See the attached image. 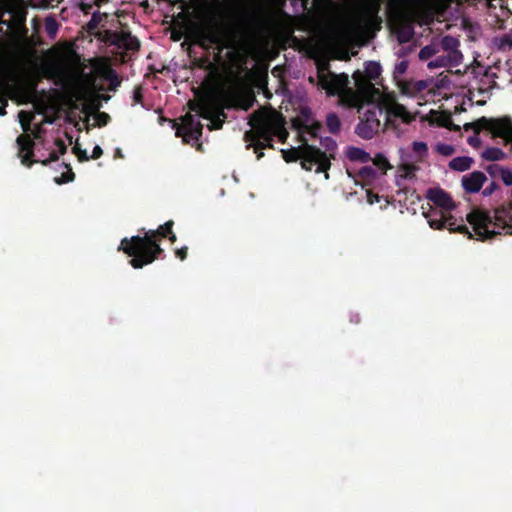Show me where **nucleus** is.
<instances>
[{
    "label": "nucleus",
    "instance_id": "f257e3e1",
    "mask_svg": "<svg viewBox=\"0 0 512 512\" xmlns=\"http://www.w3.org/2000/svg\"><path fill=\"white\" fill-rule=\"evenodd\" d=\"M382 68L379 62L368 61L364 71L353 73L356 89L347 85L340 95V105L346 108H355L360 112L367 103H373L380 97V90L376 85L380 83Z\"/></svg>",
    "mask_w": 512,
    "mask_h": 512
},
{
    "label": "nucleus",
    "instance_id": "f03ea898",
    "mask_svg": "<svg viewBox=\"0 0 512 512\" xmlns=\"http://www.w3.org/2000/svg\"><path fill=\"white\" fill-rule=\"evenodd\" d=\"M140 231L144 234L123 238L118 247L119 251L131 257L129 263L135 269H141L157 260L163 252L159 241L168 236L162 225L155 230L145 231L142 228Z\"/></svg>",
    "mask_w": 512,
    "mask_h": 512
},
{
    "label": "nucleus",
    "instance_id": "7ed1b4c3",
    "mask_svg": "<svg viewBox=\"0 0 512 512\" xmlns=\"http://www.w3.org/2000/svg\"><path fill=\"white\" fill-rule=\"evenodd\" d=\"M467 221L472 225L478 240L486 241L494 238L500 232L489 227L505 229L511 231L512 228V203L502 205L496 208L493 215L489 211L474 209L466 216Z\"/></svg>",
    "mask_w": 512,
    "mask_h": 512
},
{
    "label": "nucleus",
    "instance_id": "20e7f679",
    "mask_svg": "<svg viewBox=\"0 0 512 512\" xmlns=\"http://www.w3.org/2000/svg\"><path fill=\"white\" fill-rule=\"evenodd\" d=\"M248 125L251 129L246 131L243 137L247 149L253 147L254 152L266 148L274 149V134L281 131L270 119V113L261 109L254 111L249 116Z\"/></svg>",
    "mask_w": 512,
    "mask_h": 512
},
{
    "label": "nucleus",
    "instance_id": "39448f33",
    "mask_svg": "<svg viewBox=\"0 0 512 512\" xmlns=\"http://www.w3.org/2000/svg\"><path fill=\"white\" fill-rule=\"evenodd\" d=\"M302 145L297 148H291L283 151V158L286 162H295L301 160V166L306 171H311L315 166V173H324L325 178H329L328 170L330 169L329 159L322 150L314 145L307 143L303 137Z\"/></svg>",
    "mask_w": 512,
    "mask_h": 512
},
{
    "label": "nucleus",
    "instance_id": "423d86ee",
    "mask_svg": "<svg viewBox=\"0 0 512 512\" xmlns=\"http://www.w3.org/2000/svg\"><path fill=\"white\" fill-rule=\"evenodd\" d=\"M464 129L466 131L473 129L476 134H479L482 130H487L493 138H503L506 143H509L512 151V120L510 118L481 117L475 122L464 124Z\"/></svg>",
    "mask_w": 512,
    "mask_h": 512
},
{
    "label": "nucleus",
    "instance_id": "0eeeda50",
    "mask_svg": "<svg viewBox=\"0 0 512 512\" xmlns=\"http://www.w3.org/2000/svg\"><path fill=\"white\" fill-rule=\"evenodd\" d=\"M188 105L191 111H194L200 117L211 121V124L208 126L210 130H219L222 128L226 118V114L224 112L225 108L237 107L235 105V100L228 96L223 98V103L208 105L189 101Z\"/></svg>",
    "mask_w": 512,
    "mask_h": 512
},
{
    "label": "nucleus",
    "instance_id": "6e6552de",
    "mask_svg": "<svg viewBox=\"0 0 512 512\" xmlns=\"http://www.w3.org/2000/svg\"><path fill=\"white\" fill-rule=\"evenodd\" d=\"M329 63L327 61L317 62V79L318 85L321 89L325 90L328 96H338L340 99L341 93L349 85V77L346 73L336 74L329 70Z\"/></svg>",
    "mask_w": 512,
    "mask_h": 512
},
{
    "label": "nucleus",
    "instance_id": "1a4fd4ad",
    "mask_svg": "<svg viewBox=\"0 0 512 512\" xmlns=\"http://www.w3.org/2000/svg\"><path fill=\"white\" fill-rule=\"evenodd\" d=\"M429 226L434 230H443L447 228L451 233H460L467 236L468 239H473L474 235L469 231L465 224L457 225V220L451 214L445 215L443 211L430 210L424 213Z\"/></svg>",
    "mask_w": 512,
    "mask_h": 512
},
{
    "label": "nucleus",
    "instance_id": "9d476101",
    "mask_svg": "<svg viewBox=\"0 0 512 512\" xmlns=\"http://www.w3.org/2000/svg\"><path fill=\"white\" fill-rule=\"evenodd\" d=\"M18 145V157L21 160V164L31 168L34 163H41L43 166L49 165L51 162H55L59 159L56 151H51L49 158L43 160L34 159V147L35 142L31 139L28 134H21L16 139Z\"/></svg>",
    "mask_w": 512,
    "mask_h": 512
},
{
    "label": "nucleus",
    "instance_id": "9b49d317",
    "mask_svg": "<svg viewBox=\"0 0 512 512\" xmlns=\"http://www.w3.org/2000/svg\"><path fill=\"white\" fill-rule=\"evenodd\" d=\"M181 124L173 121V128L175 135L181 137L183 142L189 143L190 140L198 141L202 136L203 125L194 115L187 113L181 117Z\"/></svg>",
    "mask_w": 512,
    "mask_h": 512
},
{
    "label": "nucleus",
    "instance_id": "f8f14e48",
    "mask_svg": "<svg viewBox=\"0 0 512 512\" xmlns=\"http://www.w3.org/2000/svg\"><path fill=\"white\" fill-rule=\"evenodd\" d=\"M195 42L205 50H209L211 45H215V50L219 53L228 47L222 33V25L218 21H214L208 31L199 32Z\"/></svg>",
    "mask_w": 512,
    "mask_h": 512
},
{
    "label": "nucleus",
    "instance_id": "ddd939ff",
    "mask_svg": "<svg viewBox=\"0 0 512 512\" xmlns=\"http://www.w3.org/2000/svg\"><path fill=\"white\" fill-rule=\"evenodd\" d=\"M392 30L400 43H407L414 36L413 22L404 15L395 17L392 22Z\"/></svg>",
    "mask_w": 512,
    "mask_h": 512
},
{
    "label": "nucleus",
    "instance_id": "4468645a",
    "mask_svg": "<svg viewBox=\"0 0 512 512\" xmlns=\"http://www.w3.org/2000/svg\"><path fill=\"white\" fill-rule=\"evenodd\" d=\"M365 120H360L356 126V134L366 140L373 138L377 128L379 126V120L376 118V114L373 111H367L365 113Z\"/></svg>",
    "mask_w": 512,
    "mask_h": 512
},
{
    "label": "nucleus",
    "instance_id": "2eb2a0df",
    "mask_svg": "<svg viewBox=\"0 0 512 512\" xmlns=\"http://www.w3.org/2000/svg\"><path fill=\"white\" fill-rule=\"evenodd\" d=\"M426 197L429 201L446 212H450L456 208L450 194L441 188L428 189Z\"/></svg>",
    "mask_w": 512,
    "mask_h": 512
},
{
    "label": "nucleus",
    "instance_id": "dca6fc26",
    "mask_svg": "<svg viewBox=\"0 0 512 512\" xmlns=\"http://www.w3.org/2000/svg\"><path fill=\"white\" fill-rule=\"evenodd\" d=\"M486 175L481 171H474L469 175H465L462 178V186L468 193H477L481 190Z\"/></svg>",
    "mask_w": 512,
    "mask_h": 512
},
{
    "label": "nucleus",
    "instance_id": "f3484780",
    "mask_svg": "<svg viewBox=\"0 0 512 512\" xmlns=\"http://www.w3.org/2000/svg\"><path fill=\"white\" fill-rule=\"evenodd\" d=\"M101 106L100 99L98 95L91 96L87 102L84 104V111L87 112H95L97 111L95 115V120L98 124V126H106L108 122L110 121V116L106 112H99V108Z\"/></svg>",
    "mask_w": 512,
    "mask_h": 512
},
{
    "label": "nucleus",
    "instance_id": "a211bd4d",
    "mask_svg": "<svg viewBox=\"0 0 512 512\" xmlns=\"http://www.w3.org/2000/svg\"><path fill=\"white\" fill-rule=\"evenodd\" d=\"M388 114L389 116L401 119L406 124H410L415 119L407 108L399 103L392 105L388 110Z\"/></svg>",
    "mask_w": 512,
    "mask_h": 512
},
{
    "label": "nucleus",
    "instance_id": "6ab92c4d",
    "mask_svg": "<svg viewBox=\"0 0 512 512\" xmlns=\"http://www.w3.org/2000/svg\"><path fill=\"white\" fill-rule=\"evenodd\" d=\"M347 158L350 161L360 163H367L371 160L370 154L358 147H349L347 150Z\"/></svg>",
    "mask_w": 512,
    "mask_h": 512
},
{
    "label": "nucleus",
    "instance_id": "aec40b11",
    "mask_svg": "<svg viewBox=\"0 0 512 512\" xmlns=\"http://www.w3.org/2000/svg\"><path fill=\"white\" fill-rule=\"evenodd\" d=\"M472 163H473V159L470 157H466V156L456 157L450 161L449 167L452 170L463 172V171L470 169Z\"/></svg>",
    "mask_w": 512,
    "mask_h": 512
},
{
    "label": "nucleus",
    "instance_id": "412c9836",
    "mask_svg": "<svg viewBox=\"0 0 512 512\" xmlns=\"http://www.w3.org/2000/svg\"><path fill=\"white\" fill-rule=\"evenodd\" d=\"M321 146L325 149L322 153H325L331 164V159L335 158V152L337 150V143L331 137H324L320 139Z\"/></svg>",
    "mask_w": 512,
    "mask_h": 512
},
{
    "label": "nucleus",
    "instance_id": "4be33fe9",
    "mask_svg": "<svg viewBox=\"0 0 512 512\" xmlns=\"http://www.w3.org/2000/svg\"><path fill=\"white\" fill-rule=\"evenodd\" d=\"M192 65L194 67H197L199 69H203L208 72H214L216 70V65L213 61L210 60V57L208 55H205L203 57L195 58L192 61Z\"/></svg>",
    "mask_w": 512,
    "mask_h": 512
},
{
    "label": "nucleus",
    "instance_id": "5701e85b",
    "mask_svg": "<svg viewBox=\"0 0 512 512\" xmlns=\"http://www.w3.org/2000/svg\"><path fill=\"white\" fill-rule=\"evenodd\" d=\"M482 157L488 161H498L505 159L506 154L500 148L489 147L483 151Z\"/></svg>",
    "mask_w": 512,
    "mask_h": 512
},
{
    "label": "nucleus",
    "instance_id": "b1692460",
    "mask_svg": "<svg viewBox=\"0 0 512 512\" xmlns=\"http://www.w3.org/2000/svg\"><path fill=\"white\" fill-rule=\"evenodd\" d=\"M326 125L330 133L337 134L341 129V122L336 113H329L326 117Z\"/></svg>",
    "mask_w": 512,
    "mask_h": 512
},
{
    "label": "nucleus",
    "instance_id": "393cba45",
    "mask_svg": "<svg viewBox=\"0 0 512 512\" xmlns=\"http://www.w3.org/2000/svg\"><path fill=\"white\" fill-rule=\"evenodd\" d=\"M417 166L414 164H402L399 166V170L401 172V177L405 179H412L415 177V172L417 170Z\"/></svg>",
    "mask_w": 512,
    "mask_h": 512
},
{
    "label": "nucleus",
    "instance_id": "a878e982",
    "mask_svg": "<svg viewBox=\"0 0 512 512\" xmlns=\"http://www.w3.org/2000/svg\"><path fill=\"white\" fill-rule=\"evenodd\" d=\"M375 166L383 171H387L392 168L388 159L381 153L376 154V156L371 159Z\"/></svg>",
    "mask_w": 512,
    "mask_h": 512
},
{
    "label": "nucleus",
    "instance_id": "bb28decb",
    "mask_svg": "<svg viewBox=\"0 0 512 512\" xmlns=\"http://www.w3.org/2000/svg\"><path fill=\"white\" fill-rule=\"evenodd\" d=\"M65 167L68 169V171L62 173L60 177L55 178V182L59 185L72 182L75 179V173L72 171L70 165L65 164Z\"/></svg>",
    "mask_w": 512,
    "mask_h": 512
},
{
    "label": "nucleus",
    "instance_id": "cd10ccee",
    "mask_svg": "<svg viewBox=\"0 0 512 512\" xmlns=\"http://www.w3.org/2000/svg\"><path fill=\"white\" fill-rule=\"evenodd\" d=\"M270 119L272 122L280 129L281 132L277 131V134H274V137H278L280 141L284 142L288 136V132L283 126L282 122L278 120L274 115L270 113Z\"/></svg>",
    "mask_w": 512,
    "mask_h": 512
},
{
    "label": "nucleus",
    "instance_id": "c85d7f7f",
    "mask_svg": "<svg viewBox=\"0 0 512 512\" xmlns=\"http://www.w3.org/2000/svg\"><path fill=\"white\" fill-rule=\"evenodd\" d=\"M459 46V41L452 36H445L442 39V47L447 51H455Z\"/></svg>",
    "mask_w": 512,
    "mask_h": 512
},
{
    "label": "nucleus",
    "instance_id": "c756f323",
    "mask_svg": "<svg viewBox=\"0 0 512 512\" xmlns=\"http://www.w3.org/2000/svg\"><path fill=\"white\" fill-rule=\"evenodd\" d=\"M409 63L407 60H401L395 64L393 76L396 80H398L402 75H404L408 69Z\"/></svg>",
    "mask_w": 512,
    "mask_h": 512
},
{
    "label": "nucleus",
    "instance_id": "7c9ffc66",
    "mask_svg": "<svg viewBox=\"0 0 512 512\" xmlns=\"http://www.w3.org/2000/svg\"><path fill=\"white\" fill-rule=\"evenodd\" d=\"M436 52L437 50L434 46L427 45L420 49L418 56L420 60L427 61L428 59L433 57L436 54Z\"/></svg>",
    "mask_w": 512,
    "mask_h": 512
},
{
    "label": "nucleus",
    "instance_id": "2f4dec72",
    "mask_svg": "<svg viewBox=\"0 0 512 512\" xmlns=\"http://www.w3.org/2000/svg\"><path fill=\"white\" fill-rule=\"evenodd\" d=\"M358 174L361 179L368 180L376 176V171L371 166H364L359 170Z\"/></svg>",
    "mask_w": 512,
    "mask_h": 512
},
{
    "label": "nucleus",
    "instance_id": "473e14b6",
    "mask_svg": "<svg viewBox=\"0 0 512 512\" xmlns=\"http://www.w3.org/2000/svg\"><path fill=\"white\" fill-rule=\"evenodd\" d=\"M498 47L501 50H510L512 49V36L511 35H503L498 39Z\"/></svg>",
    "mask_w": 512,
    "mask_h": 512
},
{
    "label": "nucleus",
    "instance_id": "72a5a7b5",
    "mask_svg": "<svg viewBox=\"0 0 512 512\" xmlns=\"http://www.w3.org/2000/svg\"><path fill=\"white\" fill-rule=\"evenodd\" d=\"M412 149L416 154H418L419 156L422 157L423 155H425L427 153L428 146L425 142L414 141L412 144Z\"/></svg>",
    "mask_w": 512,
    "mask_h": 512
},
{
    "label": "nucleus",
    "instance_id": "f704fd0d",
    "mask_svg": "<svg viewBox=\"0 0 512 512\" xmlns=\"http://www.w3.org/2000/svg\"><path fill=\"white\" fill-rule=\"evenodd\" d=\"M504 167L499 164H490L487 166L486 171L492 178H500V174Z\"/></svg>",
    "mask_w": 512,
    "mask_h": 512
},
{
    "label": "nucleus",
    "instance_id": "c9c22d12",
    "mask_svg": "<svg viewBox=\"0 0 512 512\" xmlns=\"http://www.w3.org/2000/svg\"><path fill=\"white\" fill-rule=\"evenodd\" d=\"M102 21V15L99 11H96L92 14V17L90 21L88 22L87 26L90 30L97 29L99 24Z\"/></svg>",
    "mask_w": 512,
    "mask_h": 512
},
{
    "label": "nucleus",
    "instance_id": "e433bc0d",
    "mask_svg": "<svg viewBox=\"0 0 512 512\" xmlns=\"http://www.w3.org/2000/svg\"><path fill=\"white\" fill-rule=\"evenodd\" d=\"M436 150L443 156H451L455 151L454 147L449 144H438Z\"/></svg>",
    "mask_w": 512,
    "mask_h": 512
},
{
    "label": "nucleus",
    "instance_id": "4c0bfd02",
    "mask_svg": "<svg viewBox=\"0 0 512 512\" xmlns=\"http://www.w3.org/2000/svg\"><path fill=\"white\" fill-rule=\"evenodd\" d=\"M73 153L77 156L79 162H85L90 159L86 150L81 149L77 144L72 148Z\"/></svg>",
    "mask_w": 512,
    "mask_h": 512
},
{
    "label": "nucleus",
    "instance_id": "58836bf2",
    "mask_svg": "<svg viewBox=\"0 0 512 512\" xmlns=\"http://www.w3.org/2000/svg\"><path fill=\"white\" fill-rule=\"evenodd\" d=\"M447 62H448V60L445 57L440 56V57H437L436 59L430 61L427 64V67L429 69L445 67L447 65Z\"/></svg>",
    "mask_w": 512,
    "mask_h": 512
},
{
    "label": "nucleus",
    "instance_id": "ea45409f",
    "mask_svg": "<svg viewBox=\"0 0 512 512\" xmlns=\"http://www.w3.org/2000/svg\"><path fill=\"white\" fill-rule=\"evenodd\" d=\"M321 129L322 125L319 122H315L311 126H305V131L313 138L318 137V133Z\"/></svg>",
    "mask_w": 512,
    "mask_h": 512
},
{
    "label": "nucleus",
    "instance_id": "a19ab883",
    "mask_svg": "<svg viewBox=\"0 0 512 512\" xmlns=\"http://www.w3.org/2000/svg\"><path fill=\"white\" fill-rule=\"evenodd\" d=\"M143 89L141 86H136L133 90V104H143Z\"/></svg>",
    "mask_w": 512,
    "mask_h": 512
},
{
    "label": "nucleus",
    "instance_id": "79ce46f5",
    "mask_svg": "<svg viewBox=\"0 0 512 512\" xmlns=\"http://www.w3.org/2000/svg\"><path fill=\"white\" fill-rule=\"evenodd\" d=\"M500 178L506 186L512 185V171L508 168H504L500 174Z\"/></svg>",
    "mask_w": 512,
    "mask_h": 512
},
{
    "label": "nucleus",
    "instance_id": "37998d69",
    "mask_svg": "<svg viewBox=\"0 0 512 512\" xmlns=\"http://www.w3.org/2000/svg\"><path fill=\"white\" fill-rule=\"evenodd\" d=\"M57 28H58L57 22L54 19L48 18L46 21V30H47L48 34L55 33Z\"/></svg>",
    "mask_w": 512,
    "mask_h": 512
},
{
    "label": "nucleus",
    "instance_id": "c03bdc74",
    "mask_svg": "<svg viewBox=\"0 0 512 512\" xmlns=\"http://www.w3.org/2000/svg\"><path fill=\"white\" fill-rule=\"evenodd\" d=\"M498 188H499L498 184L495 181H493L483 190V195L484 196H490Z\"/></svg>",
    "mask_w": 512,
    "mask_h": 512
},
{
    "label": "nucleus",
    "instance_id": "a18cd8bd",
    "mask_svg": "<svg viewBox=\"0 0 512 512\" xmlns=\"http://www.w3.org/2000/svg\"><path fill=\"white\" fill-rule=\"evenodd\" d=\"M187 253H188L187 246H183V247L175 250V256L177 258H179L181 261H183L187 258Z\"/></svg>",
    "mask_w": 512,
    "mask_h": 512
},
{
    "label": "nucleus",
    "instance_id": "49530a36",
    "mask_svg": "<svg viewBox=\"0 0 512 512\" xmlns=\"http://www.w3.org/2000/svg\"><path fill=\"white\" fill-rule=\"evenodd\" d=\"M55 145L58 148V153L59 154L64 155L66 153L67 146H66L65 142L61 138H57L55 140Z\"/></svg>",
    "mask_w": 512,
    "mask_h": 512
},
{
    "label": "nucleus",
    "instance_id": "de8ad7c7",
    "mask_svg": "<svg viewBox=\"0 0 512 512\" xmlns=\"http://www.w3.org/2000/svg\"><path fill=\"white\" fill-rule=\"evenodd\" d=\"M380 201V196L378 194L373 193L372 191H367V202L371 205L378 203Z\"/></svg>",
    "mask_w": 512,
    "mask_h": 512
},
{
    "label": "nucleus",
    "instance_id": "09e8293b",
    "mask_svg": "<svg viewBox=\"0 0 512 512\" xmlns=\"http://www.w3.org/2000/svg\"><path fill=\"white\" fill-rule=\"evenodd\" d=\"M103 155V150L99 145H96L92 151V155L90 158L92 159H98Z\"/></svg>",
    "mask_w": 512,
    "mask_h": 512
},
{
    "label": "nucleus",
    "instance_id": "8fccbe9b",
    "mask_svg": "<svg viewBox=\"0 0 512 512\" xmlns=\"http://www.w3.org/2000/svg\"><path fill=\"white\" fill-rule=\"evenodd\" d=\"M443 127H446L447 129L455 132L460 131V126L454 124L452 119H449V124H443Z\"/></svg>",
    "mask_w": 512,
    "mask_h": 512
},
{
    "label": "nucleus",
    "instance_id": "3c124183",
    "mask_svg": "<svg viewBox=\"0 0 512 512\" xmlns=\"http://www.w3.org/2000/svg\"><path fill=\"white\" fill-rule=\"evenodd\" d=\"M173 225H174V222L172 220H169L162 225V228H164L166 230V233H168V235H169L170 233H173V231H172Z\"/></svg>",
    "mask_w": 512,
    "mask_h": 512
},
{
    "label": "nucleus",
    "instance_id": "603ef678",
    "mask_svg": "<svg viewBox=\"0 0 512 512\" xmlns=\"http://www.w3.org/2000/svg\"><path fill=\"white\" fill-rule=\"evenodd\" d=\"M467 141L473 147H478L480 145V139L476 136L469 137Z\"/></svg>",
    "mask_w": 512,
    "mask_h": 512
},
{
    "label": "nucleus",
    "instance_id": "864d4df0",
    "mask_svg": "<svg viewBox=\"0 0 512 512\" xmlns=\"http://www.w3.org/2000/svg\"><path fill=\"white\" fill-rule=\"evenodd\" d=\"M108 77L109 79L111 80V82L113 83V80H116L117 81V84H119V81H118V78H117V74L114 70H110L109 73H108Z\"/></svg>",
    "mask_w": 512,
    "mask_h": 512
},
{
    "label": "nucleus",
    "instance_id": "5fc2aeb1",
    "mask_svg": "<svg viewBox=\"0 0 512 512\" xmlns=\"http://www.w3.org/2000/svg\"><path fill=\"white\" fill-rule=\"evenodd\" d=\"M92 9V5L91 4H85L83 3L81 5V10L85 13V14H88L90 12V10Z\"/></svg>",
    "mask_w": 512,
    "mask_h": 512
},
{
    "label": "nucleus",
    "instance_id": "6e6d98bb",
    "mask_svg": "<svg viewBox=\"0 0 512 512\" xmlns=\"http://www.w3.org/2000/svg\"><path fill=\"white\" fill-rule=\"evenodd\" d=\"M253 100H254V99H251V100H249L248 102H246V103H244V104L240 105L239 107H240V108H242L243 110H246V111H247V110L252 106V104H253Z\"/></svg>",
    "mask_w": 512,
    "mask_h": 512
},
{
    "label": "nucleus",
    "instance_id": "4d7b16f0",
    "mask_svg": "<svg viewBox=\"0 0 512 512\" xmlns=\"http://www.w3.org/2000/svg\"><path fill=\"white\" fill-rule=\"evenodd\" d=\"M41 132H42L41 127L38 126L36 131L33 133L34 134V138L39 140L41 138Z\"/></svg>",
    "mask_w": 512,
    "mask_h": 512
},
{
    "label": "nucleus",
    "instance_id": "13d9d810",
    "mask_svg": "<svg viewBox=\"0 0 512 512\" xmlns=\"http://www.w3.org/2000/svg\"><path fill=\"white\" fill-rule=\"evenodd\" d=\"M124 155L122 153V150L120 148H117L114 153V158H123Z\"/></svg>",
    "mask_w": 512,
    "mask_h": 512
},
{
    "label": "nucleus",
    "instance_id": "bf43d9fd",
    "mask_svg": "<svg viewBox=\"0 0 512 512\" xmlns=\"http://www.w3.org/2000/svg\"><path fill=\"white\" fill-rule=\"evenodd\" d=\"M221 55L222 53H219V52H215L214 53V63H219L221 61Z\"/></svg>",
    "mask_w": 512,
    "mask_h": 512
},
{
    "label": "nucleus",
    "instance_id": "052dcab7",
    "mask_svg": "<svg viewBox=\"0 0 512 512\" xmlns=\"http://www.w3.org/2000/svg\"><path fill=\"white\" fill-rule=\"evenodd\" d=\"M166 238H168L171 243H174L177 240V237L174 233H170Z\"/></svg>",
    "mask_w": 512,
    "mask_h": 512
},
{
    "label": "nucleus",
    "instance_id": "680f3d73",
    "mask_svg": "<svg viewBox=\"0 0 512 512\" xmlns=\"http://www.w3.org/2000/svg\"><path fill=\"white\" fill-rule=\"evenodd\" d=\"M257 154V159L260 160L262 157H264L263 150H259L258 152H255Z\"/></svg>",
    "mask_w": 512,
    "mask_h": 512
},
{
    "label": "nucleus",
    "instance_id": "e2e57ef3",
    "mask_svg": "<svg viewBox=\"0 0 512 512\" xmlns=\"http://www.w3.org/2000/svg\"><path fill=\"white\" fill-rule=\"evenodd\" d=\"M449 119H452L451 116H447L442 122H441V125L443 126V124H449Z\"/></svg>",
    "mask_w": 512,
    "mask_h": 512
},
{
    "label": "nucleus",
    "instance_id": "0e129e2a",
    "mask_svg": "<svg viewBox=\"0 0 512 512\" xmlns=\"http://www.w3.org/2000/svg\"><path fill=\"white\" fill-rule=\"evenodd\" d=\"M432 19H433L432 14L427 15V20L425 21V23L428 24L430 21H432Z\"/></svg>",
    "mask_w": 512,
    "mask_h": 512
},
{
    "label": "nucleus",
    "instance_id": "69168bd1",
    "mask_svg": "<svg viewBox=\"0 0 512 512\" xmlns=\"http://www.w3.org/2000/svg\"><path fill=\"white\" fill-rule=\"evenodd\" d=\"M22 126H23V130L26 131L29 127V124H27V125L22 124Z\"/></svg>",
    "mask_w": 512,
    "mask_h": 512
},
{
    "label": "nucleus",
    "instance_id": "338daca9",
    "mask_svg": "<svg viewBox=\"0 0 512 512\" xmlns=\"http://www.w3.org/2000/svg\"><path fill=\"white\" fill-rule=\"evenodd\" d=\"M36 85H37L36 83H33V84H32V90H33V91H35V90H36Z\"/></svg>",
    "mask_w": 512,
    "mask_h": 512
},
{
    "label": "nucleus",
    "instance_id": "774afa93",
    "mask_svg": "<svg viewBox=\"0 0 512 512\" xmlns=\"http://www.w3.org/2000/svg\"><path fill=\"white\" fill-rule=\"evenodd\" d=\"M25 114H26V112H25V111H21V112L19 113V116H20V117H22V116H23V115H25Z\"/></svg>",
    "mask_w": 512,
    "mask_h": 512
}]
</instances>
